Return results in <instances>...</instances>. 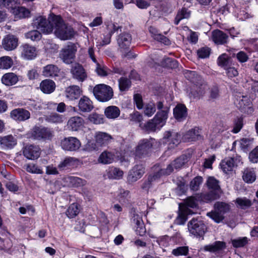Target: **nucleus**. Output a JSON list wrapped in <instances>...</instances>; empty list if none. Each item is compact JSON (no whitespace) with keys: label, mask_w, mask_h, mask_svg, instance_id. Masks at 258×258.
Masks as SVG:
<instances>
[{"label":"nucleus","mask_w":258,"mask_h":258,"mask_svg":"<svg viewBox=\"0 0 258 258\" xmlns=\"http://www.w3.org/2000/svg\"><path fill=\"white\" fill-rule=\"evenodd\" d=\"M241 157L236 155L235 157H230L227 161V178L233 177L236 174L235 168L240 161Z\"/></svg>","instance_id":"22"},{"label":"nucleus","mask_w":258,"mask_h":258,"mask_svg":"<svg viewBox=\"0 0 258 258\" xmlns=\"http://www.w3.org/2000/svg\"><path fill=\"white\" fill-rule=\"evenodd\" d=\"M203 181V178L202 176H197L195 177L189 183L190 189L193 191H197L199 190Z\"/></svg>","instance_id":"52"},{"label":"nucleus","mask_w":258,"mask_h":258,"mask_svg":"<svg viewBox=\"0 0 258 258\" xmlns=\"http://www.w3.org/2000/svg\"><path fill=\"white\" fill-rule=\"evenodd\" d=\"M61 148L66 151H76L81 147V143L80 140L73 137L64 138L60 142Z\"/></svg>","instance_id":"12"},{"label":"nucleus","mask_w":258,"mask_h":258,"mask_svg":"<svg viewBox=\"0 0 258 258\" xmlns=\"http://www.w3.org/2000/svg\"><path fill=\"white\" fill-rule=\"evenodd\" d=\"M88 120L94 124H99L104 123V117L102 114L94 112L88 116Z\"/></svg>","instance_id":"54"},{"label":"nucleus","mask_w":258,"mask_h":258,"mask_svg":"<svg viewBox=\"0 0 258 258\" xmlns=\"http://www.w3.org/2000/svg\"><path fill=\"white\" fill-rule=\"evenodd\" d=\"M248 238L246 237H239L231 240L233 247L236 248L242 247L248 243Z\"/></svg>","instance_id":"61"},{"label":"nucleus","mask_w":258,"mask_h":258,"mask_svg":"<svg viewBox=\"0 0 258 258\" xmlns=\"http://www.w3.org/2000/svg\"><path fill=\"white\" fill-rule=\"evenodd\" d=\"M215 211L207 213V216L214 220L216 222L219 223L224 218L226 213V203L217 202L215 204Z\"/></svg>","instance_id":"11"},{"label":"nucleus","mask_w":258,"mask_h":258,"mask_svg":"<svg viewBox=\"0 0 258 258\" xmlns=\"http://www.w3.org/2000/svg\"><path fill=\"white\" fill-rule=\"evenodd\" d=\"M1 81L4 85L10 86L16 84L18 81V78L13 73H8L3 75Z\"/></svg>","instance_id":"37"},{"label":"nucleus","mask_w":258,"mask_h":258,"mask_svg":"<svg viewBox=\"0 0 258 258\" xmlns=\"http://www.w3.org/2000/svg\"><path fill=\"white\" fill-rule=\"evenodd\" d=\"M184 75L186 79L194 84L203 82L202 77L198 75L196 71L185 70L184 71Z\"/></svg>","instance_id":"39"},{"label":"nucleus","mask_w":258,"mask_h":258,"mask_svg":"<svg viewBox=\"0 0 258 258\" xmlns=\"http://www.w3.org/2000/svg\"><path fill=\"white\" fill-rule=\"evenodd\" d=\"M201 130L199 127H195L187 131L183 136V140L186 142H190L200 140Z\"/></svg>","instance_id":"28"},{"label":"nucleus","mask_w":258,"mask_h":258,"mask_svg":"<svg viewBox=\"0 0 258 258\" xmlns=\"http://www.w3.org/2000/svg\"><path fill=\"white\" fill-rule=\"evenodd\" d=\"M74 160L72 157L66 158L58 165V168L60 171L64 170L70 168L73 165Z\"/></svg>","instance_id":"60"},{"label":"nucleus","mask_w":258,"mask_h":258,"mask_svg":"<svg viewBox=\"0 0 258 258\" xmlns=\"http://www.w3.org/2000/svg\"><path fill=\"white\" fill-rule=\"evenodd\" d=\"M205 85L203 84V82L194 84L190 89L188 94L189 97L192 99H199L205 93Z\"/></svg>","instance_id":"26"},{"label":"nucleus","mask_w":258,"mask_h":258,"mask_svg":"<svg viewBox=\"0 0 258 258\" xmlns=\"http://www.w3.org/2000/svg\"><path fill=\"white\" fill-rule=\"evenodd\" d=\"M149 31L152 35V37L156 40L159 41L165 45H169L170 44L169 39L166 36L158 33V30L153 27L150 26L149 28Z\"/></svg>","instance_id":"35"},{"label":"nucleus","mask_w":258,"mask_h":258,"mask_svg":"<svg viewBox=\"0 0 258 258\" xmlns=\"http://www.w3.org/2000/svg\"><path fill=\"white\" fill-rule=\"evenodd\" d=\"M13 65V60L8 56L0 57V69H9Z\"/></svg>","instance_id":"53"},{"label":"nucleus","mask_w":258,"mask_h":258,"mask_svg":"<svg viewBox=\"0 0 258 258\" xmlns=\"http://www.w3.org/2000/svg\"><path fill=\"white\" fill-rule=\"evenodd\" d=\"M156 106L157 107L156 104L152 102L147 104L144 108L145 114L148 116H151L156 111Z\"/></svg>","instance_id":"63"},{"label":"nucleus","mask_w":258,"mask_h":258,"mask_svg":"<svg viewBox=\"0 0 258 258\" xmlns=\"http://www.w3.org/2000/svg\"><path fill=\"white\" fill-rule=\"evenodd\" d=\"M18 38L13 34H8L5 36L2 41L3 48L7 51L15 49L18 46Z\"/></svg>","instance_id":"19"},{"label":"nucleus","mask_w":258,"mask_h":258,"mask_svg":"<svg viewBox=\"0 0 258 258\" xmlns=\"http://www.w3.org/2000/svg\"><path fill=\"white\" fill-rule=\"evenodd\" d=\"M190 16V11L187 8H182L179 9L174 19V24L178 25L180 21L184 19H188Z\"/></svg>","instance_id":"40"},{"label":"nucleus","mask_w":258,"mask_h":258,"mask_svg":"<svg viewBox=\"0 0 258 258\" xmlns=\"http://www.w3.org/2000/svg\"><path fill=\"white\" fill-rule=\"evenodd\" d=\"M132 220L136 225V232L137 234L141 236L145 235L146 233V229L142 218L138 214H134Z\"/></svg>","instance_id":"33"},{"label":"nucleus","mask_w":258,"mask_h":258,"mask_svg":"<svg viewBox=\"0 0 258 258\" xmlns=\"http://www.w3.org/2000/svg\"><path fill=\"white\" fill-rule=\"evenodd\" d=\"M79 213L78 205L77 203L71 204L68 208L66 214L69 218L75 217Z\"/></svg>","instance_id":"56"},{"label":"nucleus","mask_w":258,"mask_h":258,"mask_svg":"<svg viewBox=\"0 0 258 258\" xmlns=\"http://www.w3.org/2000/svg\"><path fill=\"white\" fill-rule=\"evenodd\" d=\"M243 126V117L237 116L233 120V128L232 132L234 134L239 133Z\"/></svg>","instance_id":"55"},{"label":"nucleus","mask_w":258,"mask_h":258,"mask_svg":"<svg viewBox=\"0 0 258 258\" xmlns=\"http://www.w3.org/2000/svg\"><path fill=\"white\" fill-rule=\"evenodd\" d=\"M207 185L210 191L206 194L203 193L205 199L211 202L219 198L222 190L219 185V181L214 177H209L207 181Z\"/></svg>","instance_id":"5"},{"label":"nucleus","mask_w":258,"mask_h":258,"mask_svg":"<svg viewBox=\"0 0 258 258\" xmlns=\"http://www.w3.org/2000/svg\"><path fill=\"white\" fill-rule=\"evenodd\" d=\"M93 93L97 100L103 102L110 100L113 96L112 88L104 84L96 85L93 88Z\"/></svg>","instance_id":"4"},{"label":"nucleus","mask_w":258,"mask_h":258,"mask_svg":"<svg viewBox=\"0 0 258 258\" xmlns=\"http://www.w3.org/2000/svg\"><path fill=\"white\" fill-rule=\"evenodd\" d=\"M191 157V154L189 153L184 154L175 159L171 163L175 169H179L188 161Z\"/></svg>","instance_id":"36"},{"label":"nucleus","mask_w":258,"mask_h":258,"mask_svg":"<svg viewBox=\"0 0 258 258\" xmlns=\"http://www.w3.org/2000/svg\"><path fill=\"white\" fill-rule=\"evenodd\" d=\"M227 51H229L230 53V56H228L227 54V65L230 61V59L231 57H234L235 56H236V58L237 60L241 63L245 62L248 60V56L247 54L244 51H240L238 52L236 54L235 53H232V54L230 53V51L227 49Z\"/></svg>","instance_id":"47"},{"label":"nucleus","mask_w":258,"mask_h":258,"mask_svg":"<svg viewBox=\"0 0 258 258\" xmlns=\"http://www.w3.org/2000/svg\"><path fill=\"white\" fill-rule=\"evenodd\" d=\"M243 180L247 184L254 182L256 178V172L253 168L246 167L242 172Z\"/></svg>","instance_id":"31"},{"label":"nucleus","mask_w":258,"mask_h":258,"mask_svg":"<svg viewBox=\"0 0 258 258\" xmlns=\"http://www.w3.org/2000/svg\"><path fill=\"white\" fill-rule=\"evenodd\" d=\"M235 203L237 208L243 210L248 209L252 205L251 201L245 197L237 198L235 201Z\"/></svg>","instance_id":"48"},{"label":"nucleus","mask_w":258,"mask_h":258,"mask_svg":"<svg viewBox=\"0 0 258 258\" xmlns=\"http://www.w3.org/2000/svg\"><path fill=\"white\" fill-rule=\"evenodd\" d=\"M50 20L53 24V30H54V34L58 38L61 40H68L74 37L75 31L73 28L67 25L60 16H54Z\"/></svg>","instance_id":"2"},{"label":"nucleus","mask_w":258,"mask_h":258,"mask_svg":"<svg viewBox=\"0 0 258 258\" xmlns=\"http://www.w3.org/2000/svg\"><path fill=\"white\" fill-rule=\"evenodd\" d=\"M164 139L167 140L171 148H174L180 143L181 135L173 130L167 131L164 134Z\"/></svg>","instance_id":"21"},{"label":"nucleus","mask_w":258,"mask_h":258,"mask_svg":"<svg viewBox=\"0 0 258 258\" xmlns=\"http://www.w3.org/2000/svg\"><path fill=\"white\" fill-rule=\"evenodd\" d=\"M85 121L80 116H75L71 117L68 121V128L72 131H78L83 128Z\"/></svg>","instance_id":"23"},{"label":"nucleus","mask_w":258,"mask_h":258,"mask_svg":"<svg viewBox=\"0 0 258 258\" xmlns=\"http://www.w3.org/2000/svg\"><path fill=\"white\" fill-rule=\"evenodd\" d=\"M39 87L43 93L49 94L54 92L56 85L53 80L46 79L41 81Z\"/></svg>","instance_id":"34"},{"label":"nucleus","mask_w":258,"mask_h":258,"mask_svg":"<svg viewBox=\"0 0 258 258\" xmlns=\"http://www.w3.org/2000/svg\"><path fill=\"white\" fill-rule=\"evenodd\" d=\"M77 48L73 43L63 48L60 52L59 57L62 61L66 64H71L75 60Z\"/></svg>","instance_id":"9"},{"label":"nucleus","mask_w":258,"mask_h":258,"mask_svg":"<svg viewBox=\"0 0 258 258\" xmlns=\"http://www.w3.org/2000/svg\"><path fill=\"white\" fill-rule=\"evenodd\" d=\"M82 91L78 86L73 85L67 87L65 90L66 97L70 100L78 99L80 97Z\"/></svg>","instance_id":"30"},{"label":"nucleus","mask_w":258,"mask_h":258,"mask_svg":"<svg viewBox=\"0 0 258 258\" xmlns=\"http://www.w3.org/2000/svg\"><path fill=\"white\" fill-rule=\"evenodd\" d=\"M188 253V248L187 246H179L173 249L172 254L175 256L187 255Z\"/></svg>","instance_id":"64"},{"label":"nucleus","mask_w":258,"mask_h":258,"mask_svg":"<svg viewBox=\"0 0 258 258\" xmlns=\"http://www.w3.org/2000/svg\"><path fill=\"white\" fill-rule=\"evenodd\" d=\"M41 154L39 146L34 145H27L23 148V154L29 160H34L38 159Z\"/></svg>","instance_id":"14"},{"label":"nucleus","mask_w":258,"mask_h":258,"mask_svg":"<svg viewBox=\"0 0 258 258\" xmlns=\"http://www.w3.org/2000/svg\"><path fill=\"white\" fill-rule=\"evenodd\" d=\"M78 110L82 113L91 112L94 108L93 102L86 96H83L79 100L78 104Z\"/></svg>","instance_id":"24"},{"label":"nucleus","mask_w":258,"mask_h":258,"mask_svg":"<svg viewBox=\"0 0 258 258\" xmlns=\"http://www.w3.org/2000/svg\"><path fill=\"white\" fill-rule=\"evenodd\" d=\"M45 120L49 123H59L63 121L62 116L56 113H52L46 115Z\"/></svg>","instance_id":"58"},{"label":"nucleus","mask_w":258,"mask_h":258,"mask_svg":"<svg viewBox=\"0 0 258 258\" xmlns=\"http://www.w3.org/2000/svg\"><path fill=\"white\" fill-rule=\"evenodd\" d=\"M203 193L197 194L195 196L187 197L184 201V210L186 215H192L194 213L189 208H197L198 207V202L208 203L206 200Z\"/></svg>","instance_id":"7"},{"label":"nucleus","mask_w":258,"mask_h":258,"mask_svg":"<svg viewBox=\"0 0 258 258\" xmlns=\"http://www.w3.org/2000/svg\"><path fill=\"white\" fill-rule=\"evenodd\" d=\"M114 155L111 152L104 151L100 155L98 161L104 164L112 163L114 160Z\"/></svg>","instance_id":"43"},{"label":"nucleus","mask_w":258,"mask_h":258,"mask_svg":"<svg viewBox=\"0 0 258 258\" xmlns=\"http://www.w3.org/2000/svg\"><path fill=\"white\" fill-rule=\"evenodd\" d=\"M30 112L23 108H18L12 110L10 112L11 117L16 121H24L30 118Z\"/></svg>","instance_id":"16"},{"label":"nucleus","mask_w":258,"mask_h":258,"mask_svg":"<svg viewBox=\"0 0 258 258\" xmlns=\"http://www.w3.org/2000/svg\"><path fill=\"white\" fill-rule=\"evenodd\" d=\"M26 170L33 174H42V170L37 165L34 164H28L25 165Z\"/></svg>","instance_id":"62"},{"label":"nucleus","mask_w":258,"mask_h":258,"mask_svg":"<svg viewBox=\"0 0 258 258\" xmlns=\"http://www.w3.org/2000/svg\"><path fill=\"white\" fill-rule=\"evenodd\" d=\"M145 168L143 164L136 165L129 172L127 180L134 182L141 178L145 173Z\"/></svg>","instance_id":"18"},{"label":"nucleus","mask_w":258,"mask_h":258,"mask_svg":"<svg viewBox=\"0 0 258 258\" xmlns=\"http://www.w3.org/2000/svg\"><path fill=\"white\" fill-rule=\"evenodd\" d=\"M12 11L17 18L20 19L29 17L30 13L28 9L18 6L12 10Z\"/></svg>","instance_id":"44"},{"label":"nucleus","mask_w":258,"mask_h":258,"mask_svg":"<svg viewBox=\"0 0 258 258\" xmlns=\"http://www.w3.org/2000/svg\"><path fill=\"white\" fill-rule=\"evenodd\" d=\"M54 16L56 15L53 14H50L47 20L42 16L36 18L32 23L33 27L45 34L51 33L53 31V24L50 22V19Z\"/></svg>","instance_id":"6"},{"label":"nucleus","mask_w":258,"mask_h":258,"mask_svg":"<svg viewBox=\"0 0 258 258\" xmlns=\"http://www.w3.org/2000/svg\"><path fill=\"white\" fill-rule=\"evenodd\" d=\"M118 87L120 92L127 91L131 88L132 82L130 79L124 77H121L118 80Z\"/></svg>","instance_id":"46"},{"label":"nucleus","mask_w":258,"mask_h":258,"mask_svg":"<svg viewBox=\"0 0 258 258\" xmlns=\"http://www.w3.org/2000/svg\"><path fill=\"white\" fill-rule=\"evenodd\" d=\"M253 139L252 138H242L240 140V147L244 152L248 151L251 148Z\"/></svg>","instance_id":"57"},{"label":"nucleus","mask_w":258,"mask_h":258,"mask_svg":"<svg viewBox=\"0 0 258 258\" xmlns=\"http://www.w3.org/2000/svg\"><path fill=\"white\" fill-rule=\"evenodd\" d=\"M66 181L69 182L72 186L78 187L82 186L86 184V180L78 177L69 176L66 178Z\"/></svg>","instance_id":"49"},{"label":"nucleus","mask_w":258,"mask_h":258,"mask_svg":"<svg viewBox=\"0 0 258 258\" xmlns=\"http://www.w3.org/2000/svg\"><path fill=\"white\" fill-rule=\"evenodd\" d=\"M123 175V171L119 168L111 167L107 170V176L111 179H119Z\"/></svg>","instance_id":"51"},{"label":"nucleus","mask_w":258,"mask_h":258,"mask_svg":"<svg viewBox=\"0 0 258 258\" xmlns=\"http://www.w3.org/2000/svg\"><path fill=\"white\" fill-rule=\"evenodd\" d=\"M237 107L241 112L247 113H251L253 111L252 107V102L249 97L247 96H242L237 99L235 102Z\"/></svg>","instance_id":"13"},{"label":"nucleus","mask_w":258,"mask_h":258,"mask_svg":"<svg viewBox=\"0 0 258 258\" xmlns=\"http://www.w3.org/2000/svg\"><path fill=\"white\" fill-rule=\"evenodd\" d=\"M111 139V136L105 133H99L96 136V141L101 146L107 144Z\"/></svg>","instance_id":"50"},{"label":"nucleus","mask_w":258,"mask_h":258,"mask_svg":"<svg viewBox=\"0 0 258 258\" xmlns=\"http://www.w3.org/2000/svg\"><path fill=\"white\" fill-rule=\"evenodd\" d=\"M174 118L179 122L182 121L187 117V109L183 104H178L173 109Z\"/></svg>","instance_id":"27"},{"label":"nucleus","mask_w":258,"mask_h":258,"mask_svg":"<svg viewBox=\"0 0 258 258\" xmlns=\"http://www.w3.org/2000/svg\"><path fill=\"white\" fill-rule=\"evenodd\" d=\"M175 184L177 185L176 188V192L179 195L184 194L187 190V185L185 184V179L182 177H178L175 180Z\"/></svg>","instance_id":"45"},{"label":"nucleus","mask_w":258,"mask_h":258,"mask_svg":"<svg viewBox=\"0 0 258 258\" xmlns=\"http://www.w3.org/2000/svg\"><path fill=\"white\" fill-rule=\"evenodd\" d=\"M155 142V139L151 138L140 140L136 147V158L141 159L149 156L152 152L153 147Z\"/></svg>","instance_id":"3"},{"label":"nucleus","mask_w":258,"mask_h":258,"mask_svg":"<svg viewBox=\"0 0 258 258\" xmlns=\"http://www.w3.org/2000/svg\"><path fill=\"white\" fill-rule=\"evenodd\" d=\"M160 63L162 67L169 69H175L178 66V62L176 59L169 57H164Z\"/></svg>","instance_id":"42"},{"label":"nucleus","mask_w":258,"mask_h":258,"mask_svg":"<svg viewBox=\"0 0 258 258\" xmlns=\"http://www.w3.org/2000/svg\"><path fill=\"white\" fill-rule=\"evenodd\" d=\"M32 135L34 139L38 140L50 141L54 137V132L48 127L35 126L33 129Z\"/></svg>","instance_id":"10"},{"label":"nucleus","mask_w":258,"mask_h":258,"mask_svg":"<svg viewBox=\"0 0 258 258\" xmlns=\"http://www.w3.org/2000/svg\"><path fill=\"white\" fill-rule=\"evenodd\" d=\"M17 143V140L12 135H8L0 137V145L4 149H11L13 148Z\"/></svg>","instance_id":"29"},{"label":"nucleus","mask_w":258,"mask_h":258,"mask_svg":"<svg viewBox=\"0 0 258 258\" xmlns=\"http://www.w3.org/2000/svg\"><path fill=\"white\" fill-rule=\"evenodd\" d=\"M71 73L74 79L81 82H84L87 78L85 70L79 63H75L72 66Z\"/></svg>","instance_id":"15"},{"label":"nucleus","mask_w":258,"mask_h":258,"mask_svg":"<svg viewBox=\"0 0 258 258\" xmlns=\"http://www.w3.org/2000/svg\"><path fill=\"white\" fill-rule=\"evenodd\" d=\"M212 39L216 44H223L226 43V34L220 30H215L212 32Z\"/></svg>","instance_id":"41"},{"label":"nucleus","mask_w":258,"mask_h":258,"mask_svg":"<svg viewBox=\"0 0 258 258\" xmlns=\"http://www.w3.org/2000/svg\"><path fill=\"white\" fill-rule=\"evenodd\" d=\"M226 247V243L224 241H216L214 243L205 245L202 249L204 251L214 253L215 254L221 253Z\"/></svg>","instance_id":"20"},{"label":"nucleus","mask_w":258,"mask_h":258,"mask_svg":"<svg viewBox=\"0 0 258 258\" xmlns=\"http://www.w3.org/2000/svg\"><path fill=\"white\" fill-rule=\"evenodd\" d=\"M120 109L116 106H109L104 110V114L109 119H115L120 115Z\"/></svg>","instance_id":"38"},{"label":"nucleus","mask_w":258,"mask_h":258,"mask_svg":"<svg viewBox=\"0 0 258 258\" xmlns=\"http://www.w3.org/2000/svg\"><path fill=\"white\" fill-rule=\"evenodd\" d=\"M20 5V0H0V6L13 10Z\"/></svg>","instance_id":"59"},{"label":"nucleus","mask_w":258,"mask_h":258,"mask_svg":"<svg viewBox=\"0 0 258 258\" xmlns=\"http://www.w3.org/2000/svg\"><path fill=\"white\" fill-rule=\"evenodd\" d=\"M164 101H158L156 103L158 110L153 119L147 122L144 125L145 129L149 132H154L157 128L162 127L166 122L168 117L170 107L165 105Z\"/></svg>","instance_id":"1"},{"label":"nucleus","mask_w":258,"mask_h":258,"mask_svg":"<svg viewBox=\"0 0 258 258\" xmlns=\"http://www.w3.org/2000/svg\"><path fill=\"white\" fill-rule=\"evenodd\" d=\"M60 69L56 65L50 64L43 68L42 74L46 78H54L58 76Z\"/></svg>","instance_id":"32"},{"label":"nucleus","mask_w":258,"mask_h":258,"mask_svg":"<svg viewBox=\"0 0 258 258\" xmlns=\"http://www.w3.org/2000/svg\"><path fill=\"white\" fill-rule=\"evenodd\" d=\"M117 43L120 51L129 49L132 40V37L130 33L123 32L117 36Z\"/></svg>","instance_id":"17"},{"label":"nucleus","mask_w":258,"mask_h":258,"mask_svg":"<svg viewBox=\"0 0 258 258\" xmlns=\"http://www.w3.org/2000/svg\"><path fill=\"white\" fill-rule=\"evenodd\" d=\"M187 226L189 232L197 237H203L207 228L203 220L196 218L189 221Z\"/></svg>","instance_id":"8"},{"label":"nucleus","mask_w":258,"mask_h":258,"mask_svg":"<svg viewBox=\"0 0 258 258\" xmlns=\"http://www.w3.org/2000/svg\"><path fill=\"white\" fill-rule=\"evenodd\" d=\"M21 55L24 58L31 60L34 59L36 56V48L27 43L23 44L20 46Z\"/></svg>","instance_id":"25"}]
</instances>
